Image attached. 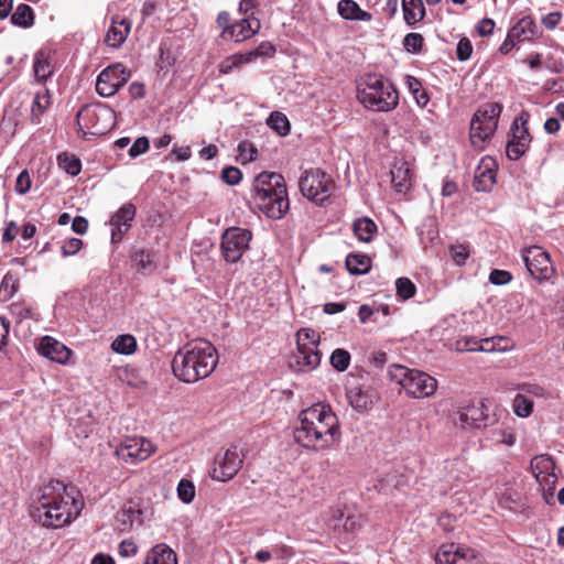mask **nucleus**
I'll list each match as a JSON object with an SVG mask.
<instances>
[{"label":"nucleus","instance_id":"nucleus-14","mask_svg":"<svg viewBox=\"0 0 564 564\" xmlns=\"http://www.w3.org/2000/svg\"><path fill=\"white\" fill-rule=\"evenodd\" d=\"M130 75V72L122 64H112L98 75L96 91L101 97H111L126 85Z\"/></svg>","mask_w":564,"mask_h":564},{"label":"nucleus","instance_id":"nucleus-9","mask_svg":"<svg viewBox=\"0 0 564 564\" xmlns=\"http://www.w3.org/2000/svg\"><path fill=\"white\" fill-rule=\"evenodd\" d=\"M333 181L319 169L306 171L300 178L301 193L310 200L322 205L330 195Z\"/></svg>","mask_w":564,"mask_h":564},{"label":"nucleus","instance_id":"nucleus-33","mask_svg":"<svg viewBox=\"0 0 564 564\" xmlns=\"http://www.w3.org/2000/svg\"><path fill=\"white\" fill-rule=\"evenodd\" d=\"M352 229L358 240L369 242L377 232V225L369 217H361L354 221Z\"/></svg>","mask_w":564,"mask_h":564},{"label":"nucleus","instance_id":"nucleus-20","mask_svg":"<svg viewBox=\"0 0 564 564\" xmlns=\"http://www.w3.org/2000/svg\"><path fill=\"white\" fill-rule=\"evenodd\" d=\"M376 398L377 393L370 386H351L347 391L348 403L358 412L369 411Z\"/></svg>","mask_w":564,"mask_h":564},{"label":"nucleus","instance_id":"nucleus-4","mask_svg":"<svg viewBox=\"0 0 564 564\" xmlns=\"http://www.w3.org/2000/svg\"><path fill=\"white\" fill-rule=\"evenodd\" d=\"M357 99L369 110L389 112L398 106L399 93L382 76L368 74L358 83Z\"/></svg>","mask_w":564,"mask_h":564},{"label":"nucleus","instance_id":"nucleus-39","mask_svg":"<svg viewBox=\"0 0 564 564\" xmlns=\"http://www.w3.org/2000/svg\"><path fill=\"white\" fill-rule=\"evenodd\" d=\"M11 22L14 25L28 28L33 23V11L28 4H19L13 14L11 15Z\"/></svg>","mask_w":564,"mask_h":564},{"label":"nucleus","instance_id":"nucleus-36","mask_svg":"<svg viewBox=\"0 0 564 564\" xmlns=\"http://www.w3.org/2000/svg\"><path fill=\"white\" fill-rule=\"evenodd\" d=\"M19 289V276L15 273L8 272L0 283V300H10Z\"/></svg>","mask_w":564,"mask_h":564},{"label":"nucleus","instance_id":"nucleus-30","mask_svg":"<svg viewBox=\"0 0 564 564\" xmlns=\"http://www.w3.org/2000/svg\"><path fill=\"white\" fill-rule=\"evenodd\" d=\"M494 343V338L478 340L474 337H464L455 343V349L457 351H492L496 349Z\"/></svg>","mask_w":564,"mask_h":564},{"label":"nucleus","instance_id":"nucleus-23","mask_svg":"<svg viewBox=\"0 0 564 564\" xmlns=\"http://www.w3.org/2000/svg\"><path fill=\"white\" fill-rule=\"evenodd\" d=\"M131 31V21L127 18L112 17L105 36L106 45L118 48L127 40Z\"/></svg>","mask_w":564,"mask_h":564},{"label":"nucleus","instance_id":"nucleus-51","mask_svg":"<svg viewBox=\"0 0 564 564\" xmlns=\"http://www.w3.org/2000/svg\"><path fill=\"white\" fill-rule=\"evenodd\" d=\"M242 174L238 167L227 166L221 172V180L228 185H237L241 181Z\"/></svg>","mask_w":564,"mask_h":564},{"label":"nucleus","instance_id":"nucleus-27","mask_svg":"<svg viewBox=\"0 0 564 564\" xmlns=\"http://www.w3.org/2000/svg\"><path fill=\"white\" fill-rule=\"evenodd\" d=\"M33 72L37 82L47 80L54 73V66L50 54L41 50L35 53L33 61Z\"/></svg>","mask_w":564,"mask_h":564},{"label":"nucleus","instance_id":"nucleus-52","mask_svg":"<svg viewBox=\"0 0 564 564\" xmlns=\"http://www.w3.org/2000/svg\"><path fill=\"white\" fill-rule=\"evenodd\" d=\"M31 177L26 170H23L17 177L15 181V192L20 195H24L31 188Z\"/></svg>","mask_w":564,"mask_h":564},{"label":"nucleus","instance_id":"nucleus-15","mask_svg":"<svg viewBox=\"0 0 564 564\" xmlns=\"http://www.w3.org/2000/svg\"><path fill=\"white\" fill-rule=\"evenodd\" d=\"M251 234L247 229L232 227L225 231L221 250L228 262H237L249 247Z\"/></svg>","mask_w":564,"mask_h":564},{"label":"nucleus","instance_id":"nucleus-17","mask_svg":"<svg viewBox=\"0 0 564 564\" xmlns=\"http://www.w3.org/2000/svg\"><path fill=\"white\" fill-rule=\"evenodd\" d=\"M478 552L458 544L443 545L435 556L436 564H471L477 560Z\"/></svg>","mask_w":564,"mask_h":564},{"label":"nucleus","instance_id":"nucleus-32","mask_svg":"<svg viewBox=\"0 0 564 564\" xmlns=\"http://www.w3.org/2000/svg\"><path fill=\"white\" fill-rule=\"evenodd\" d=\"M338 13L346 20L368 21L371 15L361 10L354 0H340L338 2Z\"/></svg>","mask_w":564,"mask_h":564},{"label":"nucleus","instance_id":"nucleus-53","mask_svg":"<svg viewBox=\"0 0 564 564\" xmlns=\"http://www.w3.org/2000/svg\"><path fill=\"white\" fill-rule=\"evenodd\" d=\"M473 53L471 42L467 37H463L457 43L456 54L459 61H467Z\"/></svg>","mask_w":564,"mask_h":564},{"label":"nucleus","instance_id":"nucleus-21","mask_svg":"<svg viewBox=\"0 0 564 564\" xmlns=\"http://www.w3.org/2000/svg\"><path fill=\"white\" fill-rule=\"evenodd\" d=\"M278 189H286L283 176L273 172H262L253 181L252 198L278 192Z\"/></svg>","mask_w":564,"mask_h":564},{"label":"nucleus","instance_id":"nucleus-34","mask_svg":"<svg viewBox=\"0 0 564 564\" xmlns=\"http://www.w3.org/2000/svg\"><path fill=\"white\" fill-rule=\"evenodd\" d=\"M51 96L46 88L37 91L33 98L31 106V117L34 123L40 122L41 116L50 108Z\"/></svg>","mask_w":564,"mask_h":564},{"label":"nucleus","instance_id":"nucleus-5","mask_svg":"<svg viewBox=\"0 0 564 564\" xmlns=\"http://www.w3.org/2000/svg\"><path fill=\"white\" fill-rule=\"evenodd\" d=\"M390 373L391 378L405 390L406 394L415 399L429 398L437 389V380L417 369L394 365Z\"/></svg>","mask_w":564,"mask_h":564},{"label":"nucleus","instance_id":"nucleus-24","mask_svg":"<svg viewBox=\"0 0 564 564\" xmlns=\"http://www.w3.org/2000/svg\"><path fill=\"white\" fill-rule=\"evenodd\" d=\"M532 473L540 485H554L556 476L555 465L549 455H539L531 460Z\"/></svg>","mask_w":564,"mask_h":564},{"label":"nucleus","instance_id":"nucleus-7","mask_svg":"<svg viewBox=\"0 0 564 564\" xmlns=\"http://www.w3.org/2000/svg\"><path fill=\"white\" fill-rule=\"evenodd\" d=\"M115 111L102 105H86L76 116L78 129L83 134L100 135L115 126Z\"/></svg>","mask_w":564,"mask_h":564},{"label":"nucleus","instance_id":"nucleus-41","mask_svg":"<svg viewBox=\"0 0 564 564\" xmlns=\"http://www.w3.org/2000/svg\"><path fill=\"white\" fill-rule=\"evenodd\" d=\"M268 124L280 135H286L290 132V122L286 116L280 111H273L268 120Z\"/></svg>","mask_w":564,"mask_h":564},{"label":"nucleus","instance_id":"nucleus-57","mask_svg":"<svg viewBox=\"0 0 564 564\" xmlns=\"http://www.w3.org/2000/svg\"><path fill=\"white\" fill-rule=\"evenodd\" d=\"M83 247V241L78 238H70L62 246V254L69 257L76 254Z\"/></svg>","mask_w":564,"mask_h":564},{"label":"nucleus","instance_id":"nucleus-60","mask_svg":"<svg viewBox=\"0 0 564 564\" xmlns=\"http://www.w3.org/2000/svg\"><path fill=\"white\" fill-rule=\"evenodd\" d=\"M216 22L218 26L223 29L221 37L228 39L230 28L232 26V24L230 23V14L227 11L219 12Z\"/></svg>","mask_w":564,"mask_h":564},{"label":"nucleus","instance_id":"nucleus-63","mask_svg":"<svg viewBox=\"0 0 564 564\" xmlns=\"http://www.w3.org/2000/svg\"><path fill=\"white\" fill-rule=\"evenodd\" d=\"M494 28H495V22H494V20H491L489 18L482 19L477 24V31H478L479 35H481V36L490 35L494 31Z\"/></svg>","mask_w":564,"mask_h":564},{"label":"nucleus","instance_id":"nucleus-38","mask_svg":"<svg viewBox=\"0 0 564 564\" xmlns=\"http://www.w3.org/2000/svg\"><path fill=\"white\" fill-rule=\"evenodd\" d=\"M111 347L118 354L130 355L137 349V340L132 335H120L112 341Z\"/></svg>","mask_w":564,"mask_h":564},{"label":"nucleus","instance_id":"nucleus-46","mask_svg":"<svg viewBox=\"0 0 564 564\" xmlns=\"http://www.w3.org/2000/svg\"><path fill=\"white\" fill-rule=\"evenodd\" d=\"M177 496L184 503H191L195 497L193 482L187 479H182L177 485Z\"/></svg>","mask_w":564,"mask_h":564},{"label":"nucleus","instance_id":"nucleus-44","mask_svg":"<svg viewBox=\"0 0 564 564\" xmlns=\"http://www.w3.org/2000/svg\"><path fill=\"white\" fill-rule=\"evenodd\" d=\"M519 392L528 399H544L547 395L546 390L536 383H523L519 386Z\"/></svg>","mask_w":564,"mask_h":564},{"label":"nucleus","instance_id":"nucleus-62","mask_svg":"<svg viewBox=\"0 0 564 564\" xmlns=\"http://www.w3.org/2000/svg\"><path fill=\"white\" fill-rule=\"evenodd\" d=\"M137 261L141 270L150 271L153 269L152 258L150 253L140 251L137 253Z\"/></svg>","mask_w":564,"mask_h":564},{"label":"nucleus","instance_id":"nucleus-31","mask_svg":"<svg viewBox=\"0 0 564 564\" xmlns=\"http://www.w3.org/2000/svg\"><path fill=\"white\" fill-rule=\"evenodd\" d=\"M404 20L413 25L425 17V8L422 0H402Z\"/></svg>","mask_w":564,"mask_h":564},{"label":"nucleus","instance_id":"nucleus-47","mask_svg":"<svg viewBox=\"0 0 564 564\" xmlns=\"http://www.w3.org/2000/svg\"><path fill=\"white\" fill-rule=\"evenodd\" d=\"M362 527V517L359 513H348L345 517V521L343 523V530L346 533L354 534L358 532Z\"/></svg>","mask_w":564,"mask_h":564},{"label":"nucleus","instance_id":"nucleus-61","mask_svg":"<svg viewBox=\"0 0 564 564\" xmlns=\"http://www.w3.org/2000/svg\"><path fill=\"white\" fill-rule=\"evenodd\" d=\"M138 547L134 542L124 540L119 545V554L123 557H130L137 554Z\"/></svg>","mask_w":564,"mask_h":564},{"label":"nucleus","instance_id":"nucleus-3","mask_svg":"<svg viewBox=\"0 0 564 564\" xmlns=\"http://www.w3.org/2000/svg\"><path fill=\"white\" fill-rule=\"evenodd\" d=\"M218 364V352L207 340H195L180 349L173 360V373L186 383L207 378Z\"/></svg>","mask_w":564,"mask_h":564},{"label":"nucleus","instance_id":"nucleus-1","mask_svg":"<svg viewBox=\"0 0 564 564\" xmlns=\"http://www.w3.org/2000/svg\"><path fill=\"white\" fill-rule=\"evenodd\" d=\"M83 508L84 501L78 490L56 482L42 489L32 505L31 514L43 527L57 529L70 524Z\"/></svg>","mask_w":564,"mask_h":564},{"label":"nucleus","instance_id":"nucleus-49","mask_svg":"<svg viewBox=\"0 0 564 564\" xmlns=\"http://www.w3.org/2000/svg\"><path fill=\"white\" fill-rule=\"evenodd\" d=\"M469 249L467 246L465 245H453L451 247V257H452V260L457 264V265H463L465 264L466 260L468 259L469 257Z\"/></svg>","mask_w":564,"mask_h":564},{"label":"nucleus","instance_id":"nucleus-37","mask_svg":"<svg viewBox=\"0 0 564 564\" xmlns=\"http://www.w3.org/2000/svg\"><path fill=\"white\" fill-rule=\"evenodd\" d=\"M57 164L59 169L72 176L77 175L82 169L80 160L76 155L66 152L58 154Z\"/></svg>","mask_w":564,"mask_h":564},{"label":"nucleus","instance_id":"nucleus-25","mask_svg":"<svg viewBox=\"0 0 564 564\" xmlns=\"http://www.w3.org/2000/svg\"><path fill=\"white\" fill-rule=\"evenodd\" d=\"M261 28L259 19L243 17L239 22L232 23L228 39L239 43L252 37Z\"/></svg>","mask_w":564,"mask_h":564},{"label":"nucleus","instance_id":"nucleus-29","mask_svg":"<svg viewBox=\"0 0 564 564\" xmlns=\"http://www.w3.org/2000/svg\"><path fill=\"white\" fill-rule=\"evenodd\" d=\"M538 26L532 18L524 17L520 19L510 30L509 34L517 42L530 41L536 34Z\"/></svg>","mask_w":564,"mask_h":564},{"label":"nucleus","instance_id":"nucleus-22","mask_svg":"<svg viewBox=\"0 0 564 564\" xmlns=\"http://www.w3.org/2000/svg\"><path fill=\"white\" fill-rule=\"evenodd\" d=\"M37 350L45 358L62 365H65L72 355L69 348L50 336H44L41 339Z\"/></svg>","mask_w":564,"mask_h":564},{"label":"nucleus","instance_id":"nucleus-58","mask_svg":"<svg viewBox=\"0 0 564 564\" xmlns=\"http://www.w3.org/2000/svg\"><path fill=\"white\" fill-rule=\"evenodd\" d=\"M512 275L505 270L495 269L489 274V281L495 285H503L511 281Z\"/></svg>","mask_w":564,"mask_h":564},{"label":"nucleus","instance_id":"nucleus-54","mask_svg":"<svg viewBox=\"0 0 564 564\" xmlns=\"http://www.w3.org/2000/svg\"><path fill=\"white\" fill-rule=\"evenodd\" d=\"M149 140L147 137H140L138 138L133 144L129 149V155L131 158H137L143 153H145L149 150Z\"/></svg>","mask_w":564,"mask_h":564},{"label":"nucleus","instance_id":"nucleus-11","mask_svg":"<svg viewBox=\"0 0 564 564\" xmlns=\"http://www.w3.org/2000/svg\"><path fill=\"white\" fill-rule=\"evenodd\" d=\"M522 259L531 276L540 282L549 281L555 275V267L550 254L539 246L522 250Z\"/></svg>","mask_w":564,"mask_h":564},{"label":"nucleus","instance_id":"nucleus-40","mask_svg":"<svg viewBox=\"0 0 564 564\" xmlns=\"http://www.w3.org/2000/svg\"><path fill=\"white\" fill-rule=\"evenodd\" d=\"M512 409L517 416L528 417L533 411V400L518 392L513 399Z\"/></svg>","mask_w":564,"mask_h":564},{"label":"nucleus","instance_id":"nucleus-42","mask_svg":"<svg viewBox=\"0 0 564 564\" xmlns=\"http://www.w3.org/2000/svg\"><path fill=\"white\" fill-rule=\"evenodd\" d=\"M350 354L341 348L335 349L330 355V365L337 371H345L349 367Z\"/></svg>","mask_w":564,"mask_h":564},{"label":"nucleus","instance_id":"nucleus-56","mask_svg":"<svg viewBox=\"0 0 564 564\" xmlns=\"http://www.w3.org/2000/svg\"><path fill=\"white\" fill-rule=\"evenodd\" d=\"M274 51L275 50L271 43L263 42L254 51H250V52L246 53V56H247L248 61L251 62L254 58H257L258 56L272 55L274 53Z\"/></svg>","mask_w":564,"mask_h":564},{"label":"nucleus","instance_id":"nucleus-16","mask_svg":"<svg viewBox=\"0 0 564 564\" xmlns=\"http://www.w3.org/2000/svg\"><path fill=\"white\" fill-rule=\"evenodd\" d=\"M254 205L269 218L281 219L290 208L286 189L253 197Z\"/></svg>","mask_w":564,"mask_h":564},{"label":"nucleus","instance_id":"nucleus-48","mask_svg":"<svg viewBox=\"0 0 564 564\" xmlns=\"http://www.w3.org/2000/svg\"><path fill=\"white\" fill-rule=\"evenodd\" d=\"M527 145H524V142L523 141H514V140H511L507 143V148H506V153H507V156L510 159V160H518L520 159L525 150H527Z\"/></svg>","mask_w":564,"mask_h":564},{"label":"nucleus","instance_id":"nucleus-64","mask_svg":"<svg viewBox=\"0 0 564 564\" xmlns=\"http://www.w3.org/2000/svg\"><path fill=\"white\" fill-rule=\"evenodd\" d=\"M561 18L560 12H551L542 19V23L546 29L553 30L558 25Z\"/></svg>","mask_w":564,"mask_h":564},{"label":"nucleus","instance_id":"nucleus-55","mask_svg":"<svg viewBox=\"0 0 564 564\" xmlns=\"http://www.w3.org/2000/svg\"><path fill=\"white\" fill-rule=\"evenodd\" d=\"M238 150H239V156L241 158L243 163L253 161L256 159L257 149L253 147L252 143L241 142L238 145Z\"/></svg>","mask_w":564,"mask_h":564},{"label":"nucleus","instance_id":"nucleus-19","mask_svg":"<svg viewBox=\"0 0 564 564\" xmlns=\"http://www.w3.org/2000/svg\"><path fill=\"white\" fill-rule=\"evenodd\" d=\"M496 161L491 156L480 160L474 177V187L477 192H488L496 183Z\"/></svg>","mask_w":564,"mask_h":564},{"label":"nucleus","instance_id":"nucleus-43","mask_svg":"<svg viewBox=\"0 0 564 564\" xmlns=\"http://www.w3.org/2000/svg\"><path fill=\"white\" fill-rule=\"evenodd\" d=\"M397 295L403 301L414 296L416 288L414 283L408 278H399L395 281Z\"/></svg>","mask_w":564,"mask_h":564},{"label":"nucleus","instance_id":"nucleus-2","mask_svg":"<svg viewBox=\"0 0 564 564\" xmlns=\"http://www.w3.org/2000/svg\"><path fill=\"white\" fill-rule=\"evenodd\" d=\"M299 422L294 438L306 449L325 451L340 440L339 420L329 404L318 402L302 410Z\"/></svg>","mask_w":564,"mask_h":564},{"label":"nucleus","instance_id":"nucleus-6","mask_svg":"<svg viewBox=\"0 0 564 564\" xmlns=\"http://www.w3.org/2000/svg\"><path fill=\"white\" fill-rule=\"evenodd\" d=\"M502 110L499 102L482 105L470 121V142L475 149H484V144L495 134Z\"/></svg>","mask_w":564,"mask_h":564},{"label":"nucleus","instance_id":"nucleus-59","mask_svg":"<svg viewBox=\"0 0 564 564\" xmlns=\"http://www.w3.org/2000/svg\"><path fill=\"white\" fill-rule=\"evenodd\" d=\"M258 6L257 0H240L238 6V12L246 18L257 19L254 17V10Z\"/></svg>","mask_w":564,"mask_h":564},{"label":"nucleus","instance_id":"nucleus-8","mask_svg":"<svg viewBox=\"0 0 564 564\" xmlns=\"http://www.w3.org/2000/svg\"><path fill=\"white\" fill-rule=\"evenodd\" d=\"M318 344L319 335L314 329L301 328L296 333L297 350L290 365L293 367V362H295L299 371L314 370L321 362Z\"/></svg>","mask_w":564,"mask_h":564},{"label":"nucleus","instance_id":"nucleus-18","mask_svg":"<svg viewBox=\"0 0 564 564\" xmlns=\"http://www.w3.org/2000/svg\"><path fill=\"white\" fill-rule=\"evenodd\" d=\"M135 216V206L133 204H124L111 217V241L117 243L121 241L123 235L130 229L131 223Z\"/></svg>","mask_w":564,"mask_h":564},{"label":"nucleus","instance_id":"nucleus-26","mask_svg":"<svg viewBox=\"0 0 564 564\" xmlns=\"http://www.w3.org/2000/svg\"><path fill=\"white\" fill-rule=\"evenodd\" d=\"M391 182L399 193H406L412 187V171L405 163L394 164L391 169Z\"/></svg>","mask_w":564,"mask_h":564},{"label":"nucleus","instance_id":"nucleus-12","mask_svg":"<svg viewBox=\"0 0 564 564\" xmlns=\"http://www.w3.org/2000/svg\"><path fill=\"white\" fill-rule=\"evenodd\" d=\"M155 452L152 442L144 437H126L115 449V455L122 462L135 465L148 459Z\"/></svg>","mask_w":564,"mask_h":564},{"label":"nucleus","instance_id":"nucleus-50","mask_svg":"<svg viewBox=\"0 0 564 564\" xmlns=\"http://www.w3.org/2000/svg\"><path fill=\"white\" fill-rule=\"evenodd\" d=\"M423 36L419 33H409L403 40L404 48L408 52L416 53L422 48Z\"/></svg>","mask_w":564,"mask_h":564},{"label":"nucleus","instance_id":"nucleus-13","mask_svg":"<svg viewBox=\"0 0 564 564\" xmlns=\"http://www.w3.org/2000/svg\"><path fill=\"white\" fill-rule=\"evenodd\" d=\"M456 415V424L464 430L481 429L496 422L495 416L489 414V408L484 401L460 406Z\"/></svg>","mask_w":564,"mask_h":564},{"label":"nucleus","instance_id":"nucleus-28","mask_svg":"<svg viewBox=\"0 0 564 564\" xmlns=\"http://www.w3.org/2000/svg\"><path fill=\"white\" fill-rule=\"evenodd\" d=\"M143 564H177V557L171 547L158 544L148 552Z\"/></svg>","mask_w":564,"mask_h":564},{"label":"nucleus","instance_id":"nucleus-45","mask_svg":"<svg viewBox=\"0 0 564 564\" xmlns=\"http://www.w3.org/2000/svg\"><path fill=\"white\" fill-rule=\"evenodd\" d=\"M249 63L246 54H236L227 57L219 64V72L223 74L230 73L234 68Z\"/></svg>","mask_w":564,"mask_h":564},{"label":"nucleus","instance_id":"nucleus-10","mask_svg":"<svg viewBox=\"0 0 564 564\" xmlns=\"http://www.w3.org/2000/svg\"><path fill=\"white\" fill-rule=\"evenodd\" d=\"M243 455L236 445L220 449L214 458L212 477L218 481L232 479L241 469Z\"/></svg>","mask_w":564,"mask_h":564},{"label":"nucleus","instance_id":"nucleus-35","mask_svg":"<svg viewBox=\"0 0 564 564\" xmlns=\"http://www.w3.org/2000/svg\"><path fill=\"white\" fill-rule=\"evenodd\" d=\"M346 268L351 274H366L371 268V259L361 253H351L346 258Z\"/></svg>","mask_w":564,"mask_h":564}]
</instances>
